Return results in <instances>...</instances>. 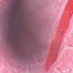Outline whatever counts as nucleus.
Returning <instances> with one entry per match:
<instances>
[{
  "instance_id": "obj_1",
  "label": "nucleus",
  "mask_w": 73,
  "mask_h": 73,
  "mask_svg": "<svg viewBox=\"0 0 73 73\" xmlns=\"http://www.w3.org/2000/svg\"><path fill=\"white\" fill-rule=\"evenodd\" d=\"M61 35H62V34H61Z\"/></svg>"
},
{
  "instance_id": "obj_2",
  "label": "nucleus",
  "mask_w": 73,
  "mask_h": 73,
  "mask_svg": "<svg viewBox=\"0 0 73 73\" xmlns=\"http://www.w3.org/2000/svg\"><path fill=\"white\" fill-rule=\"evenodd\" d=\"M63 33V32H62V33Z\"/></svg>"
}]
</instances>
